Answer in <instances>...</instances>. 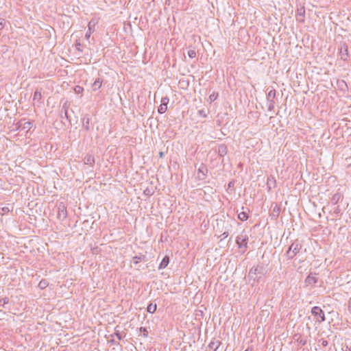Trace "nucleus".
Masks as SVG:
<instances>
[{"instance_id":"obj_48","label":"nucleus","mask_w":351,"mask_h":351,"mask_svg":"<svg viewBox=\"0 0 351 351\" xmlns=\"http://www.w3.org/2000/svg\"><path fill=\"white\" fill-rule=\"evenodd\" d=\"M75 88H81L80 86H75Z\"/></svg>"},{"instance_id":"obj_32","label":"nucleus","mask_w":351,"mask_h":351,"mask_svg":"<svg viewBox=\"0 0 351 351\" xmlns=\"http://www.w3.org/2000/svg\"><path fill=\"white\" fill-rule=\"evenodd\" d=\"M94 86H97L98 88H100L101 86V82L99 81V79L96 80L93 83Z\"/></svg>"},{"instance_id":"obj_12","label":"nucleus","mask_w":351,"mask_h":351,"mask_svg":"<svg viewBox=\"0 0 351 351\" xmlns=\"http://www.w3.org/2000/svg\"><path fill=\"white\" fill-rule=\"evenodd\" d=\"M228 152L227 147L224 144L220 145L218 147V154L220 156H224Z\"/></svg>"},{"instance_id":"obj_21","label":"nucleus","mask_w":351,"mask_h":351,"mask_svg":"<svg viewBox=\"0 0 351 351\" xmlns=\"http://www.w3.org/2000/svg\"><path fill=\"white\" fill-rule=\"evenodd\" d=\"M167 110V105H165V104H160V106L158 107V112L160 114L165 113Z\"/></svg>"},{"instance_id":"obj_5","label":"nucleus","mask_w":351,"mask_h":351,"mask_svg":"<svg viewBox=\"0 0 351 351\" xmlns=\"http://www.w3.org/2000/svg\"><path fill=\"white\" fill-rule=\"evenodd\" d=\"M96 24L97 21L95 19H92L89 21L88 24V31L85 34V38L86 40H88L90 37V35L94 32Z\"/></svg>"},{"instance_id":"obj_1","label":"nucleus","mask_w":351,"mask_h":351,"mask_svg":"<svg viewBox=\"0 0 351 351\" xmlns=\"http://www.w3.org/2000/svg\"><path fill=\"white\" fill-rule=\"evenodd\" d=\"M265 273V268L263 266L258 265L257 267H254L250 269L248 277L250 280H253L254 282H258Z\"/></svg>"},{"instance_id":"obj_25","label":"nucleus","mask_w":351,"mask_h":351,"mask_svg":"<svg viewBox=\"0 0 351 351\" xmlns=\"http://www.w3.org/2000/svg\"><path fill=\"white\" fill-rule=\"evenodd\" d=\"M48 285V283L45 280H41L39 284H38V287L41 289H43L45 288H46Z\"/></svg>"},{"instance_id":"obj_50","label":"nucleus","mask_w":351,"mask_h":351,"mask_svg":"<svg viewBox=\"0 0 351 351\" xmlns=\"http://www.w3.org/2000/svg\"><path fill=\"white\" fill-rule=\"evenodd\" d=\"M245 351H249L248 350H245Z\"/></svg>"},{"instance_id":"obj_13","label":"nucleus","mask_w":351,"mask_h":351,"mask_svg":"<svg viewBox=\"0 0 351 351\" xmlns=\"http://www.w3.org/2000/svg\"><path fill=\"white\" fill-rule=\"evenodd\" d=\"M169 263V256H165L162 258V261L160 262L158 269H165L168 265Z\"/></svg>"},{"instance_id":"obj_8","label":"nucleus","mask_w":351,"mask_h":351,"mask_svg":"<svg viewBox=\"0 0 351 351\" xmlns=\"http://www.w3.org/2000/svg\"><path fill=\"white\" fill-rule=\"evenodd\" d=\"M267 186L269 191H270L272 189H274L276 186V180L275 178L271 175L267 177Z\"/></svg>"},{"instance_id":"obj_15","label":"nucleus","mask_w":351,"mask_h":351,"mask_svg":"<svg viewBox=\"0 0 351 351\" xmlns=\"http://www.w3.org/2000/svg\"><path fill=\"white\" fill-rule=\"evenodd\" d=\"M220 344L221 343L219 341H211L208 345V348L213 351H217Z\"/></svg>"},{"instance_id":"obj_30","label":"nucleus","mask_w":351,"mask_h":351,"mask_svg":"<svg viewBox=\"0 0 351 351\" xmlns=\"http://www.w3.org/2000/svg\"><path fill=\"white\" fill-rule=\"evenodd\" d=\"M197 113H198L199 116H200L203 118H206L207 117V114L206 113L205 110H198Z\"/></svg>"},{"instance_id":"obj_45","label":"nucleus","mask_w":351,"mask_h":351,"mask_svg":"<svg viewBox=\"0 0 351 351\" xmlns=\"http://www.w3.org/2000/svg\"><path fill=\"white\" fill-rule=\"evenodd\" d=\"M116 335H117V338H118L119 340L121 339V335H120V334H119V333H116Z\"/></svg>"},{"instance_id":"obj_46","label":"nucleus","mask_w":351,"mask_h":351,"mask_svg":"<svg viewBox=\"0 0 351 351\" xmlns=\"http://www.w3.org/2000/svg\"><path fill=\"white\" fill-rule=\"evenodd\" d=\"M145 193L146 194H147V195H151V194H152V193H151L149 191H148V190H145Z\"/></svg>"},{"instance_id":"obj_7","label":"nucleus","mask_w":351,"mask_h":351,"mask_svg":"<svg viewBox=\"0 0 351 351\" xmlns=\"http://www.w3.org/2000/svg\"><path fill=\"white\" fill-rule=\"evenodd\" d=\"M58 215H57L58 218L60 220L65 219L67 217V212H66V207L63 204H60L58 206Z\"/></svg>"},{"instance_id":"obj_34","label":"nucleus","mask_w":351,"mask_h":351,"mask_svg":"<svg viewBox=\"0 0 351 351\" xmlns=\"http://www.w3.org/2000/svg\"><path fill=\"white\" fill-rule=\"evenodd\" d=\"M274 104L273 101H269L268 110H269V111L272 110L274 109Z\"/></svg>"},{"instance_id":"obj_4","label":"nucleus","mask_w":351,"mask_h":351,"mask_svg":"<svg viewBox=\"0 0 351 351\" xmlns=\"http://www.w3.org/2000/svg\"><path fill=\"white\" fill-rule=\"evenodd\" d=\"M311 313L317 318H320L321 322L325 321L324 313L319 306L313 307L311 309Z\"/></svg>"},{"instance_id":"obj_28","label":"nucleus","mask_w":351,"mask_h":351,"mask_svg":"<svg viewBox=\"0 0 351 351\" xmlns=\"http://www.w3.org/2000/svg\"><path fill=\"white\" fill-rule=\"evenodd\" d=\"M188 56L191 58H194L196 56V51L193 49L189 50L188 51Z\"/></svg>"},{"instance_id":"obj_11","label":"nucleus","mask_w":351,"mask_h":351,"mask_svg":"<svg viewBox=\"0 0 351 351\" xmlns=\"http://www.w3.org/2000/svg\"><path fill=\"white\" fill-rule=\"evenodd\" d=\"M84 164L93 167L95 164V158L91 155H86L84 159Z\"/></svg>"},{"instance_id":"obj_9","label":"nucleus","mask_w":351,"mask_h":351,"mask_svg":"<svg viewBox=\"0 0 351 351\" xmlns=\"http://www.w3.org/2000/svg\"><path fill=\"white\" fill-rule=\"evenodd\" d=\"M317 282V278L315 276V274H309L306 280H305V283L306 285H311V286H313L314 285H315Z\"/></svg>"},{"instance_id":"obj_29","label":"nucleus","mask_w":351,"mask_h":351,"mask_svg":"<svg viewBox=\"0 0 351 351\" xmlns=\"http://www.w3.org/2000/svg\"><path fill=\"white\" fill-rule=\"evenodd\" d=\"M140 330L143 332V335L144 337H147L148 336V330L145 327H141Z\"/></svg>"},{"instance_id":"obj_42","label":"nucleus","mask_w":351,"mask_h":351,"mask_svg":"<svg viewBox=\"0 0 351 351\" xmlns=\"http://www.w3.org/2000/svg\"><path fill=\"white\" fill-rule=\"evenodd\" d=\"M84 89H77V88H75L74 90L76 94H80L81 93L82 91H83Z\"/></svg>"},{"instance_id":"obj_37","label":"nucleus","mask_w":351,"mask_h":351,"mask_svg":"<svg viewBox=\"0 0 351 351\" xmlns=\"http://www.w3.org/2000/svg\"><path fill=\"white\" fill-rule=\"evenodd\" d=\"M320 341H321V344L323 347H326L328 344V341H326L324 339H321Z\"/></svg>"},{"instance_id":"obj_23","label":"nucleus","mask_w":351,"mask_h":351,"mask_svg":"<svg viewBox=\"0 0 351 351\" xmlns=\"http://www.w3.org/2000/svg\"><path fill=\"white\" fill-rule=\"evenodd\" d=\"M340 197H341V195L339 193L335 194L332 196V199H331L332 204H336L338 202V201L339 200Z\"/></svg>"},{"instance_id":"obj_43","label":"nucleus","mask_w":351,"mask_h":351,"mask_svg":"<svg viewBox=\"0 0 351 351\" xmlns=\"http://www.w3.org/2000/svg\"><path fill=\"white\" fill-rule=\"evenodd\" d=\"M1 209H2V211H3V212H6V213L9 212V208L8 207H3Z\"/></svg>"},{"instance_id":"obj_20","label":"nucleus","mask_w":351,"mask_h":351,"mask_svg":"<svg viewBox=\"0 0 351 351\" xmlns=\"http://www.w3.org/2000/svg\"><path fill=\"white\" fill-rule=\"evenodd\" d=\"M238 218L241 221H244L248 219V215L247 213L243 211V212H241L240 213H239Z\"/></svg>"},{"instance_id":"obj_31","label":"nucleus","mask_w":351,"mask_h":351,"mask_svg":"<svg viewBox=\"0 0 351 351\" xmlns=\"http://www.w3.org/2000/svg\"><path fill=\"white\" fill-rule=\"evenodd\" d=\"M169 101V99L167 97H163L161 99V104H165V105H167Z\"/></svg>"},{"instance_id":"obj_19","label":"nucleus","mask_w":351,"mask_h":351,"mask_svg":"<svg viewBox=\"0 0 351 351\" xmlns=\"http://www.w3.org/2000/svg\"><path fill=\"white\" fill-rule=\"evenodd\" d=\"M156 308H157L156 304H154L151 303L147 306V311L149 313H154L156 311Z\"/></svg>"},{"instance_id":"obj_16","label":"nucleus","mask_w":351,"mask_h":351,"mask_svg":"<svg viewBox=\"0 0 351 351\" xmlns=\"http://www.w3.org/2000/svg\"><path fill=\"white\" fill-rule=\"evenodd\" d=\"M206 172H207V169L204 165H202L198 169V177L200 179H204L206 176Z\"/></svg>"},{"instance_id":"obj_6","label":"nucleus","mask_w":351,"mask_h":351,"mask_svg":"<svg viewBox=\"0 0 351 351\" xmlns=\"http://www.w3.org/2000/svg\"><path fill=\"white\" fill-rule=\"evenodd\" d=\"M339 54L341 59L346 61L349 57L348 46L346 44L341 45L339 49Z\"/></svg>"},{"instance_id":"obj_24","label":"nucleus","mask_w":351,"mask_h":351,"mask_svg":"<svg viewBox=\"0 0 351 351\" xmlns=\"http://www.w3.org/2000/svg\"><path fill=\"white\" fill-rule=\"evenodd\" d=\"M9 302V298L8 297H5L3 298H0V306H4L5 304Z\"/></svg>"},{"instance_id":"obj_40","label":"nucleus","mask_w":351,"mask_h":351,"mask_svg":"<svg viewBox=\"0 0 351 351\" xmlns=\"http://www.w3.org/2000/svg\"><path fill=\"white\" fill-rule=\"evenodd\" d=\"M338 85L339 86L341 87L343 86V85L347 86V84H346V82L343 81V80H341L340 82H338Z\"/></svg>"},{"instance_id":"obj_39","label":"nucleus","mask_w":351,"mask_h":351,"mask_svg":"<svg viewBox=\"0 0 351 351\" xmlns=\"http://www.w3.org/2000/svg\"><path fill=\"white\" fill-rule=\"evenodd\" d=\"M81 46H82V45H81V43H78V42H77V43H76V44H75L76 49H77V50H78V51H82V49H81V48H80V47H81Z\"/></svg>"},{"instance_id":"obj_38","label":"nucleus","mask_w":351,"mask_h":351,"mask_svg":"<svg viewBox=\"0 0 351 351\" xmlns=\"http://www.w3.org/2000/svg\"><path fill=\"white\" fill-rule=\"evenodd\" d=\"M228 232H224L223 233L221 234V235L220 236L221 237V239H226L228 237Z\"/></svg>"},{"instance_id":"obj_35","label":"nucleus","mask_w":351,"mask_h":351,"mask_svg":"<svg viewBox=\"0 0 351 351\" xmlns=\"http://www.w3.org/2000/svg\"><path fill=\"white\" fill-rule=\"evenodd\" d=\"M141 260V257L134 256L133 258V263L136 265Z\"/></svg>"},{"instance_id":"obj_47","label":"nucleus","mask_w":351,"mask_h":351,"mask_svg":"<svg viewBox=\"0 0 351 351\" xmlns=\"http://www.w3.org/2000/svg\"><path fill=\"white\" fill-rule=\"evenodd\" d=\"M159 155H160V157H162L163 156V153L162 152H160L159 153Z\"/></svg>"},{"instance_id":"obj_17","label":"nucleus","mask_w":351,"mask_h":351,"mask_svg":"<svg viewBox=\"0 0 351 351\" xmlns=\"http://www.w3.org/2000/svg\"><path fill=\"white\" fill-rule=\"evenodd\" d=\"M89 124H90V118L88 115H86L83 118V127L86 129V130H89Z\"/></svg>"},{"instance_id":"obj_10","label":"nucleus","mask_w":351,"mask_h":351,"mask_svg":"<svg viewBox=\"0 0 351 351\" xmlns=\"http://www.w3.org/2000/svg\"><path fill=\"white\" fill-rule=\"evenodd\" d=\"M31 123L30 122H22L19 121L16 124V129L21 130V128H23V129H25L27 130H29L31 128Z\"/></svg>"},{"instance_id":"obj_22","label":"nucleus","mask_w":351,"mask_h":351,"mask_svg":"<svg viewBox=\"0 0 351 351\" xmlns=\"http://www.w3.org/2000/svg\"><path fill=\"white\" fill-rule=\"evenodd\" d=\"M275 96H276V90L275 89L271 90L267 94V100L272 101V99L275 97Z\"/></svg>"},{"instance_id":"obj_2","label":"nucleus","mask_w":351,"mask_h":351,"mask_svg":"<svg viewBox=\"0 0 351 351\" xmlns=\"http://www.w3.org/2000/svg\"><path fill=\"white\" fill-rule=\"evenodd\" d=\"M302 249V245L299 242L293 243L289 247L286 256L288 259L293 258Z\"/></svg>"},{"instance_id":"obj_36","label":"nucleus","mask_w":351,"mask_h":351,"mask_svg":"<svg viewBox=\"0 0 351 351\" xmlns=\"http://www.w3.org/2000/svg\"><path fill=\"white\" fill-rule=\"evenodd\" d=\"M62 115H63V119L65 118L66 120L69 121V115H68V110H63Z\"/></svg>"},{"instance_id":"obj_26","label":"nucleus","mask_w":351,"mask_h":351,"mask_svg":"<svg viewBox=\"0 0 351 351\" xmlns=\"http://www.w3.org/2000/svg\"><path fill=\"white\" fill-rule=\"evenodd\" d=\"M41 99V93L38 91V90L36 91H35L34 93V100H37V101H39L40 99Z\"/></svg>"},{"instance_id":"obj_33","label":"nucleus","mask_w":351,"mask_h":351,"mask_svg":"<svg viewBox=\"0 0 351 351\" xmlns=\"http://www.w3.org/2000/svg\"><path fill=\"white\" fill-rule=\"evenodd\" d=\"M5 24V19L0 18V30H1L4 27Z\"/></svg>"},{"instance_id":"obj_18","label":"nucleus","mask_w":351,"mask_h":351,"mask_svg":"<svg viewBox=\"0 0 351 351\" xmlns=\"http://www.w3.org/2000/svg\"><path fill=\"white\" fill-rule=\"evenodd\" d=\"M71 106V104L69 101H66L63 105H62V110L60 111V118L62 119H63V115H62V113H63V110H69V108Z\"/></svg>"},{"instance_id":"obj_41","label":"nucleus","mask_w":351,"mask_h":351,"mask_svg":"<svg viewBox=\"0 0 351 351\" xmlns=\"http://www.w3.org/2000/svg\"><path fill=\"white\" fill-rule=\"evenodd\" d=\"M348 310L351 313V298H350V300L348 301Z\"/></svg>"},{"instance_id":"obj_44","label":"nucleus","mask_w":351,"mask_h":351,"mask_svg":"<svg viewBox=\"0 0 351 351\" xmlns=\"http://www.w3.org/2000/svg\"><path fill=\"white\" fill-rule=\"evenodd\" d=\"M306 341L305 340L301 339L300 341V343L302 346H304L306 344Z\"/></svg>"},{"instance_id":"obj_3","label":"nucleus","mask_w":351,"mask_h":351,"mask_svg":"<svg viewBox=\"0 0 351 351\" xmlns=\"http://www.w3.org/2000/svg\"><path fill=\"white\" fill-rule=\"evenodd\" d=\"M247 235L244 232H242L240 234L237 236L236 239V243L238 245V247L239 248H246L247 245Z\"/></svg>"},{"instance_id":"obj_49","label":"nucleus","mask_w":351,"mask_h":351,"mask_svg":"<svg viewBox=\"0 0 351 351\" xmlns=\"http://www.w3.org/2000/svg\"><path fill=\"white\" fill-rule=\"evenodd\" d=\"M228 185H229V186H232L231 182H230Z\"/></svg>"},{"instance_id":"obj_14","label":"nucleus","mask_w":351,"mask_h":351,"mask_svg":"<svg viewBox=\"0 0 351 351\" xmlns=\"http://www.w3.org/2000/svg\"><path fill=\"white\" fill-rule=\"evenodd\" d=\"M304 14H305V10L302 8L300 10H298V12L296 15L297 20L300 22L304 21Z\"/></svg>"},{"instance_id":"obj_27","label":"nucleus","mask_w":351,"mask_h":351,"mask_svg":"<svg viewBox=\"0 0 351 351\" xmlns=\"http://www.w3.org/2000/svg\"><path fill=\"white\" fill-rule=\"evenodd\" d=\"M218 97V93H212L210 96H209V100H210V102H213L215 100H216V99Z\"/></svg>"}]
</instances>
